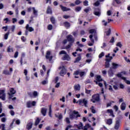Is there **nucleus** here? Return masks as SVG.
Instances as JSON below:
<instances>
[{
	"label": "nucleus",
	"mask_w": 130,
	"mask_h": 130,
	"mask_svg": "<svg viewBox=\"0 0 130 130\" xmlns=\"http://www.w3.org/2000/svg\"><path fill=\"white\" fill-rule=\"evenodd\" d=\"M78 117H81V115L79 114V112L74 110L70 114V119H77Z\"/></svg>",
	"instance_id": "f257e3e1"
},
{
	"label": "nucleus",
	"mask_w": 130,
	"mask_h": 130,
	"mask_svg": "<svg viewBox=\"0 0 130 130\" xmlns=\"http://www.w3.org/2000/svg\"><path fill=\"white\" fill-rule=\"evenodd\" d=\"M77 103L80 105V106L88 107V100L87 99H80L77 102Z\"/></svg>",
	"instance_id": "f03ea898"
},
{
	"label": "nucleus",
	"mask_w": 130,
	"mask_h": 130,
	"mask_svg": "<svg viewBox=\"0 0 130 130\" xmlns=\"http://www.w3.org/2000/svg\"><path fill=\"white\" fill-rule=\"evenodd\" d=\"M91 101H92L93 103H96V102L100 101V94L98 93L93 95Z\"/></svg>",
	"instance_id": "7ed1b4c3"
},
{
	"label": "nucleus",
	"mask_w": 130,
	"mask_h": 130,
	"mask_svg": "<svg viewBox=\"0 0 130 130\" xmlns=\"http://www.w3.org/2000/svg\"><path fill=\"white\" fill-rule=\"evenodd\" d=\"M6 90L0 89V99H2L3 101L6 100Z\"/></svg>",
	"instance_id": "20e7f679"
},
{
	"label": "nucleus",
	"mask_w": 130,
	"mask_h": 130,
	"mask_svg": "<svg viewBox=\"0 0 130 130\" xmlns=\"http://www.w3.org/2000/svg\"><path fill=\"white\" fill-rule=\"evenodd\" d=\"M59 70H61L59 75L60 76H61V77H63L64 75L67 74V70L66 69V68H64V66L60 67Z\"/></svg>",
	"instance_id": "39448f33"
},
{
	"label": "nucleus",
	"mask_w": 130,
	"mask_h": 130,
	"mask_svg": "<svg viewBox=\"0 0 130 130\" xmlns=\"http://www.w3.org/2000/svg\"><path fill=\"white\" fill-rule=\"evenodd\" d=\"M93 14L95 16L100 17V16H101V10L99 8L94 9Z\"/></svg>",
	"instance_id": "423d86ee"
},
{
	"label": "nucleus",
	"mask_w": 130,
	"mask_h": 130,
	"mask_svg": "<svg viewBox=\"0 0 130 130\" xmlns=\"http://www.w3.org/2000/svg\"><path fill=\"white\" fill-rule=\"evenodd\" d=\"M45 56H46V58L47 59H49V61H51V60H52V58L53 56L51 55L50 51H47Z\"/></svg>",
	"instance_id": "0eeeda50"
},
{
	"label": "nucleus",
	"mask_w": 130,
	"mask_h": 130,
	"mask_svg": "<svg viewBox=\"0 0 130 130\" xmlns=\"http://www.w3.org/2000/svg\"><path fill=\"white\" fill-rule=\"evenodd\" d=\"M10 92L8 93V95L9 96V99H12V97H13L12 95L16 94V90L13 88H11L10 89Z\"/></svg>",
	"instance_id": "6e6552de"
},
{
	"label": "nucleus",
	"mask_w": 130,
	"mask_h": 130,
	"mask_svg": "<svg viewBox=\"0 0 130 130\" xmlns=\"http://www.w3.org/2000/svg\"><path fill=\"white\" fill-rule=\"evenodd\" d=\"M29 96H30L31 98L34 97V98H36L38 96V92L35 91L32 93V92H29L28 93Z\"/></svg>",
	"instance_id": "1a4fd4ad"
},
{
	"label": "nucleus",
	"mask_w": 130,
	"mask_h": 130,
	"mask_svg": "<svg viewBox=\"0 0 130 130\" xmlns=\"http://www.w3.org/2000/svg\"><path fill=\"white\" fill-rule=\"evenodd\" d=\"M120 108L121 110H125V109H126V104H125L124 102L122 103L120 105Z\"/></svg>",
	"instance_id": "9d476101"
},
{
	"label": "nucleus",
	"mask_w": 130,
	"mask_h": 130,
	"mask_svg": "<svg viewBox=\"0 0 130 130\" xmlns=\"http://www.w3.org/2000/svg\"><path fill=\"white\" fill-rule=\"evenodd\" d=\"M62 60H68L70 61L71 60V57L68 54H65L62 57Z\"/></svg>",
	"instance_id": "9b49d317"
},
{
	"label": "nucleus",
	"mask_w": 130,
	"mask_h": 130,
	"mask_svg": "<svg viewBox=\"0 0 130 130\" xmlns=\"http://www.w3.org/2000/svg\"><path fill=\"white\" fill-rule=\"evenodd\" d=\"M32 126H33V123L32 122H30L27 123L26 127L27 129L30 130L31 128H32Z\"/></svg>",
	"instance_id": "f8f14e48"
},
{
	"label": "nucleus",
	"mask_w": 130,
	"mask_h": 130,
	"mask_svg": "<svg viewBox=\"0 0 130 130\" xmlns=\"http://www.w3.org/2000/svg\"><path fill=\"white\" fill-rule=\"evenodd\" d=\"M67 39L68 41H69L71 43H73L74 41H75V40L74 39V38H73V36L72 35H69L67 36Z\"/></svg>",
	"instance_id": "ddd939ff"
},
{
	"label": "nucleus",
	"mask_w": 130,
	"mask_h": 130,
	"mask_svg": "<svg viewBox=\"0 0 130 130\" xmlns=\"http://www.w3.org/2000/svg\"><path fill=\"white\" fill-rule=\"evenodd\" d=\"M81 59H82V56H81V54H78L77 55V57L76 58L74 62L75 63L77 62H79V61H80V60H81Z\"/></svg>",
	"instance_id": "4468645a"
},
{
	"label": "nucleus",
	"mask_w": 130,
	"mask_h": 130,
	"mask_svg": "<svg viewBox=\"0 0 130 130\" xmlns=\"http://www.w3.org/2000/svg\"><path fill=\"white\" fill-rule=\"evenodd\" d=\"M60 7L61 8V10L63 11V12H67L68 11H71V9L70 8H68L66 7H63L62 5H60Z\"/></svg>",
	"instance_id": "2eb2a0df"
},
{
	"label": "nucleus",
	"mask_w": 130,
	"mask_h": 130,
	"mask_svg": "<svg viewBox=\"0 0 130 130\" xmlns=\"http://www.w3.org/2000/svg\"><path fill=\"white\" fill-rule=\"evenodd\" d=\"M25 29L27 30V31H29V32H32V31H34V28H33L32 27L29 26V24H27Z\"/></svg>",
	"instance_id": "dca6fc26"
},
{
	"label": "nucleus",
	"mask_w": 130,
	"mask_h": 130,
	"mask_svg": "<svg viewBox=\"0 0 130 130\" xmlns=\"http://www.w3.org/2000/svg\"><path fill=\"white\" fill-rule=\"evenodd\" d=\"M46 111H47V109L45 108H42L41 109V113L44 116L46 115Z\"/></svg>",
	"instance_id": "f3484780"
},
{
	"label": "nucleus",
	"mask_w": 130,
	"mask_h": 130,
	"mask_svg": "<svg viewBox=\"0 0 130 130\" xmlns=\"http://www.w3.org/2000/svg\"><path fill=\"white\" fill-rule=\"evenodd\" d=\"M74 90L75 91H80V90H81V86L79 85H75L74 86Z\"/></svg>",
	"instance_id": "a211bd4d"
},
{
	"label": "nucleus",
	"mask_w": 130,
	"mask_h": 130,
	"mask_svg": "<svg viewBox=\"0 0 130 130\" xmlns=\"http://www.w3.org/2000/svg\"><path fill=\"white\" fill-rule=\"evenodd\" d=\"M25 55H26V54H25V53H22L21 54V57L20 58L21 66H23V57H25Z\"/></svg>",
	"instance_id": "6ab92c4d"
},
{
	"label": "nucleus",
	"mask_w": 130,
	"mask_h": 130,
	"mask_svg": "<svg viewBox=\"0 0 130 130\" xmlns=\"http://www.w3.org/2000/svg\"><path fill=\"white\" fill-rule=\"evenodd\" d=\"M115 129H118L119 128V121L117 120L114 127Z\"/></svg>",
	"instance_id": "aec40b11"
},
{
	"label": "nucleus",
	"mask_w": 130,
	"mask_h": 130,
	"mask_svg": "<svg viewBox=\"0 0 130 130\" xmlns=\"http://www.w3.org/2000/svg\"><path fill=\"white\" fill-rule=\"evenodd\" d=\"M108 74L109 77H113V75H114V74L112 72V69L111 68H110V70L108 71Z\"/></svg>",
	"instance_id": "412c9836"
},
{
	"label": "nucleus",
	"mask_w": 130,
	"mask_h": 130,
	"mask_svg": "<svg viewBox=\"0 0 130 130\" xmlns=\"http://www.w3.org/2000/svg\"><path fill=\"white\" fill-rule=\"evenodd\" d=\"M32 12L35 16H37V15H38V10H36L35 7H32Z\"/></svg>",
	"instance_id": "4be33fe9"
},
{
	"label": "nucleus",
	"mask_w": 130,
	"mask_h": 130,
	"mask_svg": "<svg viewBox=\"0 0 130 130\" xmlns=\"http://www.w3.org/2000/svg\"><path fill=\"white\" fill-rule=\"evenodd\" d=\"M112 66H113V69L114 70H116L118 67H119V65L118 64L115 63H112Z\"/></svg>",
	"instance_id": "5701e85b"
},
{
	"label": "nucleus",
	"mask_w": 130,
	"mask_h": 130,
	"mask_svg": "<svg viewBox=\"0 0 130 130\" xmlns=\"http://www.w3.org/2000/svg\"><path fill=\"white\" fill-rule=\"evenodd\" d=\"M26 107L28 108H30V107H32V102H31V101H28L26 103Z\"/></svg>",
	"instance_id": "b1692460"
},
{
	"label": "nucleus",
	"mask_w": 130,
	"mask_h": 130,
	"mask_svg": "<svg viewBox=\"0 0 130 130\" xmlns=\"http://www.w3.org/2000/svg\"><path fill=\"white\" fill-rule=\"evenodd\" d=\"M3 74L4 75H11V73H10V71H8V70H4L3 72Z\"/></svg>",
	"instance_id": "393cba45"
},
{
	"label": "nucleus",
	"mask_w": 130,
	"mask_h": 130,
	"mask_svg": "<svg viewBox=\"0 0 130 130\" xmlns=\"http://www.w3.org/2000/svg\"><path fill=\"white\" fill-rule=\"evenodd\" d=\"M122 80H123L126 84H127V85H130V81L126 80V78L122 77Z\"/></svg>",
	"instance_id": "a878e982"
},
{
	"label": "nucleus",
	"mask_w": 130,
	"mask_h": 130,
	"mask_svg": "<svg viewBox=\"0 0 130 130\" xmlns=\"http://www.w3.org/2000/svg\"><path fill=\"white\" fill-rule=\"evenodd\" d=\"M64 26L66 28H70L71 27V24H70V22L66 21L64 23Z\"/></svg>",
	"instance_id": "bb28decb"
},
{
	"label": "nucleus",
	"mask_w": 130,
	"mask_h": 130,
	"mask_svg": "<svg viewBox=\"0 0 130 130\" xmlns=\"http://www.w3.org/2000/svg\"><path fill=\"white\" fill-rule=\"evenodd\" d=\"M13 51H14L13 50V48H12V47L11 46H9L8 48H7V52H13Z\"/></svg>",
	"instance_id": "cd10ccee"
},
{
	"label": "nucleus",
	"mask_w": 130,
	"mask_h": 130,
	"mask_svg": "<svg viewBox=\"0 0 130 130\" xmlns=\"http://www.w3.org/2000/svg\"><path fill=\"white\" fill-rule=\"evenodd\" d=\"M107 124L110 125V124H112V119H108L107 120Z\"/></svg>",
	"instance_id": "c85d7f7f"
},
{
	"label": "nucleus",
	"mask_w": 130,
	"mask_h": 130,
	"mask_svg": "<svg viewBox=\"0 0 130 130\" xmlns=\"http://www.w3.org/2000/svg\"><path fill=\"white\" fill-rule=\"evenodd\" d=\"M41 121V119H39V118H37L35 121V125H38V124H39V122H40Z\"/></svg>",
	"instance_id": "c756f323"
},
{
	"label": "nucleus",
	"mask_w": 130,
	"mask_h": 130,
	"mask_svg": "<svg viewBox=\"0 0 130 130\" xmlns=\"http://www.w3.org/2000/svg\"><path fill=\"white\" fill-rule=\"evenodd\" d=\"M52 11H51V8H50V7H48L47 10V14H52Z\"/></svg>",
	"instance_id": "7c9ffc66"
},
{
	"label": "nucleus",
	"mask_w": 130,
	"mask_h": 130,
	"mask_svg": "<svg viewBox=\"0 0 130 130\" xmlns=\"http://www.w3.org/2000/svg\"><path fill=\"white\" fill-rule=\"evenodd\" d=\"M96 80L98 81V82H101V81H102V78H101V76L100 75H98L96 77Z\"/></svg>",
	"instance_id": "2f4dec72"
},
{
	"label": "nucleus",
	"mask_w": 130,
	"mask_h": 130,
	"mask_svg": "<svg viewBox=\"0 0 130 130\" xmlns=\"http://www.w3.org/2000/svg\"><path fill=\"white\" fill-rule=\"evenodd\" d=\"M89 127H90V125L89 124H87L86 125H85V126H84L83 127V130H87V129H88V128H89Z\"/></svg>",
	"instance_id": "473e14b6"
},
{
	"label": "nucleus",
	"mask_w": 130,
	"mask_h": 130,
	"mask_svg": "<svg viewBox=\"0 0 130 130\" xmlns=\"http://www.w3.org/2000/svg\"><path fill=\"white\" fill-rule=\"evenodd\" d=\"M110 66V64L109 63V61H106V62H105L106 69L109 68Z\"/></svg>",
	"instance_id": "72a5a7b5"
},
{
	"label": "nucleus",
	"mask_w": 130,
	"mask_h": 130,
	"mask_svg": "<svg viewBox=\"0 0 130 130\" xmlns=\"http://www.w3.org/2000/svg\"><path fill=\"white\" fill-rule=\"evenodd\" d=\"M78 128H79V129H83V123H82V122L80 123L79 125L78 126Z\"/></svg>",
	"instance_id": "f704fd0d"
},
{
	"label": "nucleus",
	"mask_w": 130,
	"mask_h": 130,
	"mask_svg": "<svg viewBox=\"0 0 130 130\" xmlns=\"http://www.w3.org/2000/svg\"><path fill=\"white\" fill-rule=\"evenodd\" d=\"M9 35H10V32H8L7 33H6L5 36H4V39H5L6 40H7V39H8V37H9Z\"/></svg>",
	"instance_id": "c9c22d12"
},
{
	"label": "nucleus",
	"mask_w": 130,
	"mask_h": 130,
	"mask_svg": "<svg viewBox=\"0 0 130 130\" xmlns=\"http://www.w3.org/2000/svg\"><path fill=\"white\" fill-rule=\"evenodd\" d=\"M96 85H98L100 87H103V84L100 83L98 81H94Z\"/></svg>",
	"instance_id": "e433bc0d"
},
{
	"label": "nucleus",
	"mask_w": 130,
	"mask_h": 130,
	"mask_svg": "<svg viewBox=\"0 0 130 130\" xmlns=\"http://www.w3.org/2000/svg\"><path fill=\"white\" fill-rule=\"evenodd\" d=\"M90 110H91V112L92 113H96V110H95L94 106H92L91 108H90Z\"/></svg>",
	"instance_id": "4c0bfd02"
},
{
	"label": "nucleus",
	"mask_w": 130,
	"mask_h": 130,
	"mask_svg": "<svg viewBox=\"0 0 130 130\" xmlns=\"http://www.w3.org/2000/svg\"><path fill=\"white\" fill-rule=\"evenodd\" d=\"M111 33V29L109 28V30L106 32V34L107 36H109Z\"/></svg>",
	"instance_id": "58836bf2"
},
{
	"label": "nucleus",
	"mask_w": 130,
	"mask_h": 130,
	"mask_svg": "<svg viewBox=\"0 0 130 130\" xmlns=\"http://www.w3.org/2000/svg\"><path fill=\"white\" fill-rule=\"evenodd\" d=\"M107 112L108 113H110V115H111L113 113V111L111 109H108V110H107Z\"/></svg>",
	"instance_id": "ea45409f"
},
{
	"label": "nucleus",
	"mask_w": 130,
	"mask_h": 130,
	"mask_svg": "<svg viewBox=\"0 0 130 130\" xmlns=\"http://www.w3.org/2000/svg\"><path fill=\"white\" fill-rule=\"evenodd\" d=\"M41 83L42 85H46V84L48 83V81L47 80H44Z\"/></svg>",
	"instance_id": "a19ab883"
},
{
	"label": "nucleus",
	"mask_w": 130,
	"mask_h": 130,
	"mask_svg": "<svg viewBox=\"0 0 130 130\" xmlns=\"http://www.w3.org/2000/svg\"><path fill=\"white\" fill-rule=\"evenodd\" d=\"M65 121L67 123H71V121H70V118H69L67 117L65 119Z\"/></svg>",
	"instance_id": "79ce46f5"
},
{
	"label": "nucleus",
	"mask_w": 130,
	"mask_h": 130,
	"mask_svg": "<svg viewBox=\"0 0 130 130\" xmlns=\"http://www.w3.org/2000/svg\"><path fill=\"white\" fill-rule=\"evenodd\" d=\"M112 103H114V102H110L109 103H108L107 104V107H109L111 106V104H112Z\"/></svg>",
	"instance_id": "37998d69"
},
{
	"label": "nucleus",
	"mask_w": 130,
	"mask_h": 130,
	"mask_svg": "<svg viewBox=\"0 0 130 130\" xmlns=\"http://www.w3.org/2000/svg\"><path fill=\"white\" fill-rule=\"evenodd\" d=\"M116 46H118V47H120V48H121V47H122V44H121V42H118L116 44Z\"/></svg>",
	"instance_id": "c03bdc74"
},
{
	"label": "nucleus",
	"mask_w": 130,
	"mask_h": 130,
	"mask_svg": "<svg viewBox=\"0 0 130 130\" xmlns=\"http://www.w3.org/2000/svg\"><path fill=\"white\" fill-rule=\"evenodd\" d=\"M95 32H96V30L94 29H92L89 30V33L90 34H93V33H95Z\"/></svg>",
	"instance_id": "a18cd8bd"
},
{
	"label": "nucleus",
	"mask_w": 130,
	"mask_h": 130,
	"mask_svg": "<svg viewBox=\"0 0 130 130\" xmlns=\"http://www.w3.org/2000/svg\"><path fill=\"white\" fill-rule=\"evenodd\" d=\"M89 38L91 41V42H92L93 43H94V39H93V35H90L89 36Z\"/></svg>",
	"instance_id": "49530a36"
},
{
	"label": "nucleus",
	"mask_w": 130,
	"mask_h": 130,
	"mask_svg": "<svg viewBox=\"0 0 130 130\" xmlns=\"http://www.w3.org/2000/svg\"><path fill=\"white\" fill-rule=\"evenodd\" d=\"M52 28H53V26L51 24H49L48 26V30H51L52 29Z\"/></svg>",
	"instance_id": "de8ad7c7"
},
{
	"label": "nucleus",
	"mask_w": 130,
	"mask_h": 130,
	"mask_svg": "<svg viewBox=\"0 0 130 130\" xmlns=\"http://www.w3.org/2000/svg\"><path fill=\"white\" fill-rule=\"evenodd\" d=\"M51 22H52V24H54L55 23V19H54L53 17H51Z\"/></svg>",
	"instance_id": "09e8293b"
},
{
	"label": "nucleus",
	"mask_w": 130,
	"mask_h": 130,
	"mask_svg": "<svg viewBox=\"0 0 130 130\" xmlns=\"http://www.w3.org/2000/svg\"><path fill=\"white\" fill-rule=\"evenodd\" d=\"M6 126V125L5 124H1V127H2V130H6V128L5 127Z\"/></svg>",
	"instance_id": "8fccbe9b"
},
{
	"label": "nucleus",
	"mask_w": 130,
	"mask_h": 130,
	"mask_svg": "<svg viewBox=\"0 0 130 130\" xmlns=\"http://www.w3.org/2000/svg\"><path fill=\"white\" fill-rule=\"evenodd\" d=\"M85 74H86L85 72H80L79 75L80 77H83V76H84Z\"/></svg>",
	"instance_id": "3c124183"
},
{
	"label": "nucleus",
	"mask_w": 130,
	"mask_h": 130,
	"mask_svg": "<svg viewBox=\"0 0 130 130\" xmlns=\"http://www.w3.org/2000/svg\"><path fill=\"white\" fill-rule=\"evenodd\" d=\"M80 75V72L79 71H75L74 73V76H78V75Z\"/></svg>",
	"instance_id": "603ef678"
},
{
	"label": "nucleus",
	"mask_w": 130,
	"mask_h": 130,
	"mask_svg": "<svg viewBox=\"0 0 130 130\" xmlns=\"http://www.w3.org/2000/svg\"><path fill=\"white\" fill-rule=\"evenodd\" d=\"M56 117L58 118L59 119H61V118H62V115L59 114L58 116H56Z\"/></svg>",
	"instance_id": "864d4df0"
},
{
	"label": "nucleus",
	"mask_w": 130,
	"mask_h": 130,
	"mask_svg": "<svg viewBox=\"0 0 130 130\" xmlns=\"http://www.w3.org/2000/svg\"><path fill=\"white\" fill-rule=\"evenodd\" d=\"M100 5V3L99 2V1H96L94 3V6H95V7H98V6H99Z\"/></svg>",
	"instance_id": "5fc2aeb1"
},
{
	"label": "nucleus",
	"mask_w": 130,
	"mask_h": 130,
	"mask_svg": "<svg viewBox=\"0 0 130 130\" xmlns=\"http://www.w3.org/2000/svg\"><path fill=\"white\" fill-rule=\"evenodd\" d=\"M85 93L86 94H90L91 93V90H87L85 89Z\"/></svg>",
	"instance_id": "6e6d98bb"
},
{
	"label": "nucleus",
	"mask_w": 130,
	"mask_h": 130,
	"mask_svg": "<svg viewBox=\"0 0 130 130\" xmlns=\"http://www.w3.org/2000/svg\"><path fill=\"white\" fill-rule=\"evenodd\" d=\"M90 10H91V8L88 7L87 9H85L84 11L85 12V13H89V11H90Z\"/></svg>",
	"instance_id": "4d7b16f0"
},
{
	"label": "nucleus",
	"mask_w": 130,
	"mask_h": 130,
	"mask_svg": "<svg viewBox=\"0 0 130 130\" xmlns=\"http://www.w3.org/2000/svg\"><path fill=\"white\" fill-rule=\"evenodd\" d=\"M67 52L64 51V50H62L59 52V54H66Z\"/></svg>",
	"instance_id": "13d9d810"
},
{
	"label": "nucleus",
	"mask_w": 130,
	"mask_h": 130,
	"mask_svg": "<svg viewBox=\"0 0 130 130\" xmlns=\"http://www.w3.org/2000/svg\"><path fill=\"white\" fill-rule=\"evenodd\" d=\"M72 43H70L69 45H68L66 47V49H69V48H71V47L72 46Z\"/></svg>",
	"instance_id": "bf43d9fd"
},
{
	"label": "nucleus",
	"mask_w": 130,
	"mask_h": 130,
	"mask_svg": "<svg viewBox=\"0 0 130 130\" xmlns=\"http://www.w3.org/2000/svg\"><path fill=\"white\" fill-rule=\"evenodd\" d=\"M119 50V49L117 48L116 47L114 50L113 51L115 53H116V52H117V51H118Z\"/></svg>",
	"instance_id": "052dcab7"
},
{
	"label": "nucleus",
	"mask_w": 130,
	"mask_h": 130,
	"mask_svg": "<svg viewBox=\"0 0 130 130\" xmlns=\"http://www.w3.org/2000/svg\"><path fill=\"white\" fill-rule=\"evenodd\" d=\"M83 4H84V6H88L89 4H88V2L87 1H85L83 2Z\"/></svg>",
	"instance_id": "680f3d73"
},
{
	"label": "nucleus",
	"mask_w": 130,
	"mask_h": 130,
	"mask_svg": "<svg viewBox=\"0 0 130 130\" xmlns=\"http://www.w3.org/2000/svg\"><path fill=\"white\" fill-rule=\"evenodd\" d=\"M114 109L115 110V111H118V107L116 105L114 106Z\"/></svg>",
	"instance_id": "e2e57ef3"
},
{
	"label": "nucleus",
	"mask_w": 130,
	"mask_h": 130,
	"mask_svg": "<svg viewBox=\"0 0 130 130\" xmlns=\"http://www.w3.org/2000/svg\"><path fill=\"white\" fill-rule=\"evenodd\" d=\"M102 23H103V25H104V26H107V22H106V21H105V20H102Z\"/></svg>",
	"instance_id": "0e129e2a"
},
{
	"label": "nucleus",
	"mask_w": 130,
	"mask_h": 130,
	"mask_svg": "<svg viewBox=\"0 0 130 130\" xmlns=\"http://www.w3.org/2000/svg\"><path fill=\"white\" fill-rule=\"evenodd\" d=\"M21 40L23 41V42H25L26 40V39L24 37H21Z\"/></svg>",
	"instance_id": "69168bd1"
},
{
	"label": "nucleus",
	"mask_w": 130,
	"mask_h": 130,
	"mask_svg": "<svg viewBox=\"0 0 130 130\" xmlns=\"http://www.w3.org/2000/svg\"><path fill=\"white\" fill-rule=\"evenodd\" d=\"M103 56H104V52H102L99 56L100 58H101Z\"/></svg>",
	"instance_id": "338daca9"
},
{
	"label": "nucleus",
	"mask_w": 130,
	"mask_h": 130,
	"mask_svg": "<svg viewBox=\"0 0 130 130\" xmlns=\"http://www.w3.org/2000/svg\"><path fill=\"white\" fill-rule=\"evenodd\" d=\"M80 3H81V1H80L79 0H76L75 1V4L76 5H80Z\"/></svg>",
	"instance_id": "774afa93"
}]
</instances>
